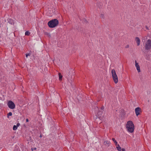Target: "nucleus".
I'll return each mask as SVG.
<instances>
[{
	"label": "nucleus",
	"mask_w": 151,
	"mask_h": 151,
	"mask_svg": "<svg viewBox=\"0 0 151 151\" xmlns=\"http://www.w3.org/2000/svg\"><path fill=\"white\" fill-rule=\"evenodd\" d=\"M30 34V32L29 31H27L25 32V35H29Z\"/></svg>",
	"instance_id": "nucleus-15"
},
{
	"label": "nucleus",
	"mask_w": 151,
	"mask_h": 151,
	"mask_svg": "<svg viewBox=\"0 0 151 151\" xmlns=\"http://www.w3.org/2000/svg\"><path fill=\"white\" fill-rule=\"evenodd\" d=\"M7 105L8 107L11 109H13L15 108V104L12 101L10 100L8 101Z\"/></svg>",
	"instance_id": "nucleus-5"
},
{
	"label": "nucleus",
	"mask_w": 151,
	"mask_h": 151,
	"mask_svg": "<svg viewBox=\"0 0 151 151\" xmlns=\"http://www.w3.org/2000/svg\"><path fill=\"white\" fill-rule=\"evenodd\" d=\"M17 128V127L16 126V125H14L13 128V130H16Z\"/></svg>",
	"instance_id": "nucleus-16"
},
{
	"label": "nucleus",
	"mask_w": 151,
	"mask_h": 151,
	"mask_svg": "<svg viewBox=\"0 0 151 151\" xmlns=\"http://www.w3.org/2000/svg\"><path fill=\"white\" fill-rule=\"evenodd\" d=\"M59 80H61L62 79V76L61 75V73H59Z\"/></svg>",
	"instance_id": "nucleus-13"
},
{
	"label": "nucleus",
	"mask_w": 151,
	"mask_h": 151,
	"mask_svg": "<svg viewBox=\"0 0 151 151\" xmlns=\"http://www.w3.org/2000/svg\"><path fill=\"white\" fill-rule=\"evenodd\" d=\"M111 73L114 82L115 83H117L118 82V79L115 70L113 69L111 70Z\"/></svg>",
	"instance_id": "nucleus-3"
},
{
	"label": "nucleus",
	"mask_w": 151,
	"mask_h": 151,
	"mask_svg": "<svg viewBox=\"0 0 151 151\" xmlns=\"http://www.w3.org/2000/svg\"><path fill=\"white\" fill-rule=\"evenodd\" d=\"M37 150V148L35 147L34 148H32L31 150L32 151H33L34 150Z\"/></svg>",
	"instance_id": "nucleus-19"
},
{
	"label": "nucleus",
	"mask_w": 151,
	"mask_h": 151,
	"mask_svg": "<svg viewBox=\"0 0 151 151\" xmlns=\"http://www.w3.org/2000/svg\"><path fill=\"white\" fill-rule=\"evenodd\" d=\"M26 121L27 122H29V119H26Z\"/></svg>",
	"instance_id": "nucleus-28"
},
{
	"label": "nucleus",
	"mask_w": 151,
	"mask_h": 151,
	"mask_svg": "<svg viewBox=\"0 0 151 151\" xmlns=\"http://www.w3.org/2000/svg\"><path fill=\"white\" fill-rule=\"evenodd\" d=\"M126 128L129 132L130 133L133 132L134 129V126L132 121H129L127 122Z\"/></svg>",
	"instance_id": "nucleus-1"
},
{
	"label": "nucleus",
	"mask_w": 151,
	"mask_h": 151,
	"mask_svg": "<svg viewBox=\"0 0 151 151\" xmlns=\"http://www.w3.org/2000/svg\"><path fill=\"white\" fill-rule=\"evenodd\" d=\"M145 50L148 51L151 49V40L148 39L145 43Z\"/></svg>",
	"instance_id": "nucleus-4"
},
{
	"label": "nucleus",
	"mask_w": 151,
	"mask_h": 151,
	"mask_svg": "<svg viewBox=\"0 0 151 151\" xmlns=\"http://www.w3.org/2000/svg\"><path fill=\"white\" fill-rule=\"evenodd\" d=\"M12 115V113L11 112H9L7 114V116H11Z\"/></svg>",
	"instance_id": "nucleus-18"
},
{
	"label": "nucleus",
	"mask_w": 151,
	"mask_h": 151,
	"mask_svg": "<svg viewBox=\"0 0 151 151\" xmlns=\"http://www.w3.org/2000/svg\"><path fill=\"white\" fill-rule=\"evenodd\" d=\"M68 81L69 82V83H70L71 85H72V80H70L69 78H68Z\"/></svg>",
	"instance_id": "nucleus-17"
},
{
	"label": "nucleus",
	"mask_w": 151,
	"mask_h": 151,
	"mask_svg": "<svg viewBox=\"0 0 151 151\" xmlns=\"http://www.w3.org/2000/svg\"><path fill=\"white\" fill-rule=\"evenodd\" d=\"M135 40L137 43V45L139 46L140 43V40L139 38L138 37H136L135 38Z\"/></svg>",
	"instance_id": "nucleus-9"
},
{
	"label": "nucleus",
	"mask_w": 151,
	"mask_h": 151,
	"mask_svg": "<svg viewBox=\"0 0 151 151\" xmlns=\"http://www.w3.org/2000/svg\"><path fill=\"white\" fill-rule=\"evenodd\" d=\"M99 111H100V112H103V110H100V109H99Z\"/></svg>",
	"instance_id": "nucleus-27"
},
{
	"label": "nucleus",
	"mask_w": 151,
	"mask_h": 151,
	"mask_svg": "<svg viewBox=\"0 0 151 151\" xmlns=\"http://www.w3.org/2000/svg\"><path fill=\"white\" fill-rule=\"evenodd\" d=\"M121 150L122 151H125V149L124 148H122Z\"/></svg>",
	"instance_id": "nucleus-25"
},
{
	"label": "nucleus",
	"mask_w": 151,
	"mask_h": 151,
	"mask_svg": "<svg viewBox=\"0 0 151 151\" xmlns=\"http://www.w3.org/2000/svg\"><path fill=\"white\" fill-rule=\"evenodd\" d=\"M83 22L85 23H87V21L86 19H83Z\"/></svg>",
	"instance_id": "nucleus-22"
},
{
	"label": "nucleus",
	"mask_w": 151,
	"mask_h": 151,
	"mask_svg": "<svg viewBox=\"0 0 151 151\" xmlns=\"http://www.w3.org/2000/svg\"><path fill=\"white\" fill-rule=\"evenodd\" d=\"M103 112H100V111H98L97 114L96 115V116H97L99 118H100L102 116V114Z\"/></svg>",
	"instance_id": "nucleus-10"
},
{
	"label": "nucleus",
	"mask_w": 151,
	"mask_h": 151,
	"mask_svg": "<svg viewBox=\"0 0 151 151\" xmlns=\"http://www.w3.org/2000/svg\"><path fill=\"white\" fill-rule=\"evenodd\" d=\"M20 125V124L19 123H17V124L16 126L17 127L19 126Z\"/></svg>",
	"instance_id": "nucleus-23"
},
{
	"label": "nucleus",
	"mask_w": 151,
	"mask_h": 151,
	"mask_svg": "<svg viewBox=\"0 0 151 151\" xmlns=\"http://www.w3.org/2000/svg\"><path fill=\"white\" fill-rule=\"evenodd\" d=\"M104 15L103 14H101V17H102V18H103Z\"/></svg>",
	"instance_id": "nucleus-29"
},
{
	"label": "nucleus",
	"mask_w": 151,
	"mask_h": 151,
	"mask_svg": "<svg viewBox=\"0 0 151 151\" xmlns=\"http://www.w3.org/2000/svg\"><path fill=\"white\" fill-rule=\"evenodd\" d=\"M7 21L8 23L12 25H14V20L12 19H7Z\"/></svg>",
	"instance_id": "nucleus-7"
},
{
	"label": "nucleus",
	"mask_w": 151,
	"mask_h": 151,
	"mask_svg": "<svg viewBox=\"0 0 151 151\" xmlns=\"http://www.w3.org/2000/svg\"><path fill=\"white\" fill-rule=\"evenodd\" d=\"M59 24V22L57 19H54L48 22V25L50 28H54L57 26Z\"/></svg>",
	"instance_id": "nucleus-2"
},
{
	"label": "nucleus",
	"mask_w": 151,
	"mask_h": 151,
	"mask_svg": "<svg viewBox=\"0 0 151 151\" xmlns=\"http://www.w3.org/2000/svg\"><path fill=\"white\" fill-rule=\"evenodd\" d=\"M30 54H29V53L27 54L26 55V58H27L28 56H30Z\"/></svg>",
	"instance_id": "nucleus-21"
},
{
	"label": "nucleus",
	"mask_w": 151,
	"mask_h": 151,
	"mask_svg": "<svg viewBox=\"0 0 151 151\" xmlns=\"http://www.w3.org/2000/svg\"><path fill=\"white\" fill-rule=\"evenodd\" d=\"M110 142L109 141H105L104 142V144L105 145H108V146H109L110 145Z\"/></svg>",
	"instance_id": "nucleus-11"
},
{
	"label": "nucleus",
	"mask_w": 151,
	"mask_h": 151,
	"mask_svg": "<svg viewBox=\"0 0 151 151\" xmlns=\"http://www.w3.org/2000/svg\"><path fill=\"white\" fill-rule=\"evenodd\" d=\"M135 66L138 72H140V66L138 65V63L137 62L136 60H135Z\"/></svg>",
	"instance_id": "nucleus-8"
},
{
	"label": "nucleus",
	"mask_w": 151,
	"mask_h": 151,
	"mask_svg": "<svg viewBox=\"0 0 151 151\" xmlns=\"http://www.w3.org/2000/svg\"><path fill=\"white\" fill-rule=\"evenodd\" d=\"M147 37L146 36H145L144 38V39H143V40H145L146 39H147Z\"/></svg>",
	"instance_id": "nucleus-26"
},
{
	"label": "nucleus",
	"mask_w": 151,
	"mask_h": 151,
	"mask_svg": "<svg viewBox=\"0 0 151 151\" xmlns=\"http://www.w3.org/2000/svg\"><path fill=\"white\" fill-rule=\"evenodd\" d=\"M116 148L119 151L121 150V147L119 144H117V146H116Z\"/></svg>",
	"instance_id": "nucleus-12"
},
{
	"label": "nucleus",
	"mask_w": 151,
	"mask_h": 151,
	"mask_svg": "<svg viewBox=\"0 0 151 151\" xmlns=\"http://www.w3.org/2000/svg\"><path fill=\"white\" fill-rule=\"evenodd\" d=\"M112 140L114 142V143L115 144V145L116 146H117V142H116V140L115 139V138H112Z\"/></svg>",
	"instance_id": "nucleus-14"
},
{
	"label": "nucleus",
	"mask_w": 151,
	"mask_h": 151,
	"mask_svg": "<svg viewBox=\"0 0 151 151\" xmlns=\"http://www.w3.org/2000/svg\"><path fill=\"white\" fill-rule=\"evenodd\" d=\"M135 111L137 116L140 114V112H141V109L140 107H137L135 109Z\"/></svg>",
	"instance_id": "nucleus-6"
},
{
	"label": "nucleus",
	"mask_w": 151,
	"mask_h": 151,
	"mask_svg": "<svg viewBox=\"0 0 151 151\" xmlns=\"http://www.w3.org/2000/svg\"><path fill=\"white\" fill-rule=\"evenodd\" d=\"M129 47V45H127L125 47V48H128Z\"/></svg>",
	"instance_id": "nucleus-24"
},
{
	"label": "nucleus",
	"mask_w": 151,
	"mask_h": 151,
	"mask_svg": "<svg viewBox=\"0 0 151 151\" xmlns=\"http://www.w3.org/2000/svg\"><path fill=\"white\" fill-rule=\"evenodd\" d=\"M104 106H102L101 107L100 109V110L104 111Z\"/></svg>",
	"instance_id": "nucleus-20"
},
{
	"label": "nucleus",
	"mask_w": 151,
	"mask_h": 151,
	"mask_svg": "<svg viewBox=\"0 0 151 151\" xmlns=\"http://www.w3.org/2000/svg\"><path fill=\"white\" fill-rule=\"evenodd\" d=\"M146 28L147 29H148V27H147V26H146Z\"/></svg>",
	"instance_id": "nucleus-30"
},
{
	"label": "nucleus",
	"mask_w": 151,
	"mask_h": 151,
	"mask_svg": "<svg viewBox=\"0 0 151 151\" xmlns=\"http://www.w3.org/2000/svg\"><path fill=\"white\" fill-rule=\"evenodd\" d=\"M40 137H41V138L42 137V134H41L40 135Z\"/></svg>",
	"instance_id": "nucleus-31"
}]
</instances>
